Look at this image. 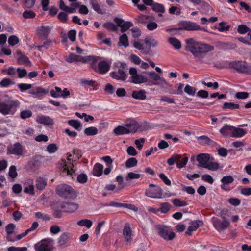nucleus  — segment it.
Returning a JSON list of instances; mask_svg holds the SVG:
<instances>
[{
	"label": "nucleus",
	"mask_w": 251,
	"mask_h": 251,
	"mask_svg": "<svg viewBox=\"0 0 251 251\" xmlns=\"http://www.w3.org/2000/svg\"><path fill=\"white\" fill-rule=\"evenodd\" d=\"M185 43V50L190 52L199 60L203 58L205 53L214 50L213 46L198 42L194 38L186 39Z\"/></svg>",
	"instance_id": "nucleus-1"
},
{
	"label": "nucleus",
	"mask_w": 251,
	"mask_h": 251,
	"mask_svg": "<svg viewBox=\"0 0 251 251\" xmlns=\"http://www.w3.org/2000/svg\"><path fill=\"white\" fill-rule=\"evenodd\" d=\"M19 106L18 100H13L6 95H0V113L3 115H13Z\"/></svg>",
	"instance_id": "nucleus-2"
},
{
	"label": "nucleus",
	"mask_w": 251,
	"mask_h": 251,
	"mask_svg": "<svg viewBox=\"0 0 251 251\" xmlns=\"http://www.w3.org/2000/svg\"><path fill=\"white\" fill-rule=\"evenodd\" d=\"M57 193L61 197L73 198L75 196V192L70 186L67 184H61L56 188Z\"/></svg>",
	"instance_id": "nucleus-3"
},
{
	"label": "nucleus",
	"mask_w": 251,
	"mask_h": 251,
	"mask_svg": "<svg viewBox=\"0 0 251 251\" xmlns=\"http://www.w3.org/2000/svg\"><path fill=\"white\" fill-rule=\"evenodd\" d=\"M229 66L239 72L251 74V66L246 62L241 61H233L229 64Z\"/></svg>",
	"instance_id": "nucleus-4"
},
{
	"label": "nucleus",
	"mask_w": 251,
	"mask_h": 251,
	"mask_svg": "<svg viewBox=\"0 0 251 251\" xmlns=\"http://www.w3.org/2000/svg\"><path fill=\"white\" fill-rule=\"evenodd\" d=\"M158 230L159 235L165 240L171 241L175 237V233L169 226H159Z\"/></svg>",
	"instance_id": "nucleus-5"
},
{
	"label": "nucleus",
	"mask_w": 251,
	"mask_h": 251,
	"mask_svg": "<svg viewBox=\"0 0 251 251\" xmlns=\"http://www.w3.org/2000/svg\"><path fill=\"white\" fill-rule=\"evenodd\" d=\"M179 29L180 30H185L187 31L203 30L206 31V30L201 28L196 23L190 21H184L181 22L179 24Z\"/></svg>",
	"instance_id": "nucleus-6"
},
{
	"label": "nucleus",
	"mask_w": 251,
	"mask_h": 251,
	"mask_svg": "<svg viewBox=\"0 0 251 251\" xmlns=\"http://www.w3.org/2000/svg\"><path fill=\"white\" fill-rule=\"evenodd\" d=\"M211 221L214 227L219 232L227 228L230 226V223L227 220H224L221 222L219 219L214 217L211 218Z\"/></svg>",
	"instance_id": "nucleus-7"
},
{
	"label": "nucleus",
	"mask_w": 251,
	"mask_h": 251,
	"mask_svg": "<svg viewBox=\"0 0 251 251\" xmlns=\"http://www.w3.org/2000/svg\"><path fill=\"white\" fill-rule=\"evenodd\" d=\"M62 164L61 168V172L63 176H72L74 173L73 169L74 164L71 162V159H68V161L66 162L65 160H62Z\"/></svg>",
	"instance_id": "nucleus-8"
},
{
	"label": "nucleus",
	"mask_w": 251,
	"mask_h": 251,
	"mask_svg": "<svg viewBox=\"0 0 251 251\" xmlns=\"http://www.w3.org/2000/svg\"><path fill=\"white\" fill-rule=\"evenodd\" d=\"M23 147L19 142L14 143L13 145L8 146L7 149V154L21 156L23 154Z\"/></svg>",
	"instance_id": "nucleus-9"
},
{
	"label": "nucleus",
	"mask_w": 251,
	"mask_h": 251,
	"mask_svg": "<svg viewBox=\"0 0 251 251\" xmlns=\"http://www.w3.org/2000/svg\"><path fill=\"white\" fill-rule=\"evenodd\" d=\"M124 125L129 131V134L136 132L139 128L138 123L133 119H128L126 120Z\"/></svg>",
	"instance_id": "nucleus-10"
},
{
	"label": "nucleus",
	"mask_w": 251,
	"mask_h": 251,
	"mask_svg": "<svg viewBox=\"0 0 251 251\" xmlns=\"http://www.w3.org/2000/svg\"><path fill=\"white\" fill-rule=\"evenodd\" d=\"M36 251H52L50 241L49 239L43 240L35 246Z\"/></svg>",
	"instance_id": "nucleus-11"
},
{
	"label": "nucleus",
	"mask_w": 251,
	"mask_h": 251,
	"mask_svg": "<svg viewBox=\"0 0 251 251\" xmlns=\"http://www.w3.org/2000/svg\"><path fill=\"white\" fill-rule=\"evenodd\" d=\"M117 26L121 27V32L124 33L133 26L132 22L129 21L125 22L122 19L116 17L114 19Z\"/></svg>",
	"instance_id": "nucleus-12"
},
{
	"label": "nucleus",
	"mask_w": 251,
	"mask_h": 251,
	"mask_svg": "<svg viewBox=\"0 0 251 251\" xmlns=\"http://www.w3.org/2000/svg\"><path fill=\"white\" fill-rule=\"evenodd\" d=\"M52 28V27L49 26H40L37 28V35L42 39H46Z\"/></svg>",
	"instance_id": "nucleus-13"
},
{
	"label": "nucleus",
	"mask_w": 251,
	"mask_h": 251,
	"mask_svg": "<svg viewBox=\"0 0 251 251\" xmlns=\"http://www.w3.org/2000/svg\"><path fill=\"white\" fill-rule=\"evenodd\" d=\"M212 157H210V155L207 153H201L197 156V160L199 162V166L204 168L210 160H213Z\"/></svg>",
	"instance_id": "nucleus-14"
},
{
	"label": "nucleus",
	"mask_w": 251,
	"mask_h": 251,
	"mask_svg": "<svg viewBox=\"0 0 251 251\" xmlns=\"http://www.w3.org/2000/svg\"><path fill=\"white\" fill-rule=\"evenodd\" d=\"M60 207L64 212L72 213L78 209V205L73 202H63L61 203Z\"/></svg>",
	"instance_id": "nucleus-15"
},
{
	"label": "nucleus",
	"mask_w": 251,
	"mask_h": 251,
	"mask_svg": "<svg viewBox=\"0 0 251 251\" xmlns=\"http://www.w3.org/2000/svg\"><path fill=\"white\" fill-rule=\"evenodd\" d=\"M100 59V57L96 56L89 55L85 57H83V62H87L90 64L91 68L96 70L97 69V63Z\"/></svg>",
	"instance_id": "nucleus-16"
},
{
	"label": "nucleus",
	"mask_w": 251,
	"mask_h": 251,
	"mask_svg": "<svg viewBox=\"0 0 251 251\" xmlns=\"http://www.w3.org/2000/svg\"><path fill=\"white\" fill-rule=\"evenodd\" d=\"M111 62L108 63L106 61H101L99 62L97 69L100 74H105L107 73L110 68Z\"/></svg>",
	"instance_id": "nucleus-17"
},
{
	"label": "nucleus",
	"mask_w": 251,
	"mask_h": 251,
	"mask_svg": "<svg viewBox=\"0 0 251 251\" xmlns=\"http://www.w3.org/2000/svg\"><path fill=\"white\" fill-rule=\"evenodd\" d=\"M110 76L117 80L125 81L127 78V74L125 72V70L118 69L117 72H112L110 73Z\"/></svg>",
	"instance_id": "nucleus-18"
},
{
	"label": "nucleus",
	"mask_w": 251,
	"mask_h": 251,
	"mask_svg": "<svg viewBox=\"0 0 251 251\" xmlns=\"http://www.w3.org/2000/svg\"><path fill=\"white\" fill-rule=\"evenodd\" d=\"M158 86L163 92H170L172 90V87L162 78L158 76Z\"/></svg>",
	"instance_id": "nucleus-19"
},
{
	"label": "nucleus",
	"mask_w": 251,
	"mask_h": 251,
	"mask_svg": "<svg viewBox=\"0 0 251 251\" xmlns=\"http://www.w3.org/2000/svg\"><path fill=\"white\" fill-rule=\"evenodd\" d=\"M203 225V222L200 220H196L190 223L185 233L188 235H191L193 231H196L201 226Z\"/></svg>",
	"instance_id": "nucleus-20"
},
{
	"label": "nucleus",
	"mask_w": 251,
	"mask_h": 251,
	"mask_svg": "<svg viewBox=\"0 0 251 251\" xmlns=\"http://www.w3.org/2000/svg\"><path fill=\"white\" fill-rule=\"evenodd\" d=\"M36 121L38 123L44 125H52L54 124L53 119L48 116L38 115Z\"/></svg>",
	"instance_id": "nucleus-21"
},
{
	"label": "nucleus",
	"mask_w": 251,
	"mask_h": 251,
	"mask_svg": "<svg viewBox=\"0 0 251 251\" xmlns=\"http://www.w3.org/2000/svg\"><path fill=\"white\" fill-rule=\"evenodd\" d=\"M233 129V126L226 124L220 129V132L224 137H232Z\"/></svg>",
	"instance_id": "nucleus-22"
},
{
	"label": "nucleus",
	"mask_w": 251,
	"mask_h": 251,
	"mask_svg": "<svg viewBox=\"0 0 251 251\" xmlns=\"http://www.w3.org/2000/svg\"><path fill=\"white\" fill-rule=\"evenodd\" d=\"M145 195L150 198H157V187L155 184H151L146 190Z\"/></svg>",
	"instance_id": "nucleus-23"
},
{
	"label": "nucleus",
	"mask_w": 251,
	"mask_h": 251,
	"mask_svg": "<svg viewBox=\"0 0 251 251\" xmlns=\"http://www.w3.org/2000/svg\"><path fill=\"white\" fill-rule=\"evenodd\" d=\"M89 2L93 9L98 14L104 15L106 13V10L101 7L97 0H89Z\"/></svg>",
	"instance_id": "nucleus-24"
},
{
	"label": "nucleus",
	"mask_w": 251,
	"mask_h": 251,
	"mask_svg": "<svg viewBox=\"0 0 251 251\" xmlns=\"http://www.w3.org/2000/svg\"><path fill=\"white\" fill-rule=\"evenodd\" d=\"M123 234L124 236L125 242H129L132 240L131 238V230L130 228L129 224L127 223L124 225Z\"/></svg>",
	"instance_id": "nucleus-25"
},
{
	"label": "nucleus",
	"mask_w": 251,
	"mask_h": 251,
	"mask_svg": "<svg viewBox=\"0 0 251 251\" xmlns=\"http://www.w3.org/2000/svg\"><path fill=\"white\" fill-rule=\"evenodd\" d=\"M17 54L19 55L17 59V62L19 65L27 64L29 66L31 65V62L28 57L23 55L21 51H17Z\"/></svg>",
	"instance_id": "nucleus-26"
},
{
	"label": "nucleus",
	"mask_w": 251,
	"mask_h": 251,
	"mask_svg": "<svg viewBox=\"0 0 251 251\" xmlns=\"http://www.w3.org/2000/svg\"><path fill=\"white\" fill-rule=\"evenodd\" d=\"M40 161L35 157L28 162L27 168L32 171H35L40 166Z\"/></svg>",
	"instance_id": "nucleus-27"
},
{
	"label": "nucleus",
	"mask_w": 251,
	"mask_h": 251,
	"mask_svg": "<svg viewBox=\"0 0 251 251\" xmlns=\"http://www.w3.org/2000/svg\"><path fill=\"white\" fill-rule=\"evenodd\" d=\"M70 234L68 232H64L58 238V243L60 246H65L69 241Z\"/></svg>",
	"instance_id": "nucleus-28"
},
{
	"label": "nucleus",
	"mask_w": 251,
	"mask_h": 251,
	"mask_svg": "<svg viewBox=\"0 0 251 251\" xmlns=\"http://www.w3.org/2000/svg\"><path fill=\"white\" fill-rule=\"evenodd\" d=\"M232 137L241 138L245 135L247 131L246 129L233 126Z\"/></svg>",
	"instance_id": "nucleus-29"
},
{
	"label": "nucleus",
	"mask_w": 251,
	"mask_h": 251,
	"mask_svg": "<svg viewBox=\"0 0 251 251\" xmlns=\"http://www.w3.org/2000/svg\"><path fill=\"white\" fill-rule=\"evenodd\" d=\"M113 132L116 136L129 134V131L125 126L120 125L118 126L113 129Z\"/></svg>",
	"instance_id": "nucleus-30"
},
{
	"label": "nucleus",
	"mask_w": 251,
	"mask_h": 251,
	"mask_svg": "<svg viewBox=\"0 0 251 251\" xmlns=\"http://www.w3.org/2000/svg\"><path fill=\"white\" fill-rule=\"evenodd\" d=\"M47 183V179L43 177H40L35 180L36 187L39 191H42L45 189Z\"/></svg>",
	"instance_id": "nucleus-31"
},
{
	"label": "nucleus",
	"mask_w": 251,
	"mask_h": 251,
	"mask_svg": "<svg viewBox=\"0 0 251 251\" xmlns=\"http://www.w3.org/2000/svg\"><path fill=\"white\" fill-rule=\"evenodd\" d=\"M83 57L76 55L74 53H71L65 58V60L69 63H73L74 62H83Z\"/></svg>",
	"instance_id": "nucleus-32"
},
{
	"label": "nucleus",
	"mask_w": 251,
	"mask_h": 251,
	"mask_svg": "<svg viewBox=\"0 0 251 251\" xmlns=\"http://www.w3.org/2000/svg\"><path fill=\"white\" fill-rule=\"evenodd\" d=\"M132 98L137 100H145L146 98V91L144 90L133 91L131 95Z\"/></svg>",
	"instance_id": "nucleus-33"
},
{
	"label": "nucleus",
	"mask_w": 251,
	"mask_h": 251,
	"mask_svg": "<svg viewBox=\"0 0 251 251\" xmlns=\"http://www.w3.org/2000/svg\"><path fill=\"white\" fill-rule=\"evenodd\" d=\"M103 168L102 164L99 163L95 164L93 170L94 176L98 177L101 176L102 174Z\"/></svg>",
	"instance_id": "nucleus-34"
},
{
	"label": "nucleus",
	"mask_w": 251,
	"mask_h": 251,
	"mask_svg": "<svg viewBox=\"0 0 251 251\" xmlns=\"http://www.w3.org/2000/svg\"><path fill=\"white\" fill-rule=\"evenodd\" d=\"M131 82L134 84H141L147 81V78L146 77L139 75L131 76Z\"/></svg>",
	"instance_id": "nucleus-35"
},
{
	"label": "nucleus",
	"mask_w": 251,
	"mask_h": 251,
	"mask_svg": "<svg viewBox=\"0 0 251 251\" xmlns=\"http://www.w3.org/2000/svg\"><path fill=\"white\" fill-rule=\"evenodd\" d=\"M68 124L78 131H80L82 127V124L76 120H70L68 121Z\"/></svg>",
	"instance_id": "nucleus-36"
},
{
	"label": "nucleus",
	"mask_w": 251,
	"mask_h": 251,
	"mask_svg": "<svg viewBox=\"0 0 251 251\" xmlns=\"http://www.w3.org/2000/svg\"><path fill=\"white\" fill-rule=\"evenodd\" d=\"M168 42L176 50L180 49L181 47L180 41L176 38H169Z\"/></svg>",
	"instance_id": "nucleus-37"
},
{
	"label": "nucleus",
	"mask_w": 251,
	"mask_h": 251,
	"mask_svg": "<svg viewBox=\"0 0 251 251\" xmlns=\"http://www.w3.org/2000/svg\"><path fill=\"white\" fill-rule=\"evenodd\" d=\"M103 26L108 31L115 32L117 30V25L112 22H107L103 24Z\"/></svg>",
	"instance_id": "nucleus-38"
},
{
	"label": "nucleus",
	"mask_w": 251,
	"mask_h": 251,
	"mask_svg": "<svg viewBox=\"0 0 251 251\" xmlns=\"http://www.w3.org/2000/svg\"><path fill=\"white\" fill-rule=\"evenodd\" d=\"M239 105L232 102H225L223 106V108L225 110H235L239 108Z\"/></svg>",
	"instance_id": "nucleus-39"
},
{
	"label": "nucleus",
	"mask_w": 251,
	"mask_h": 251,
	"mask_svg": "<svg viewBox=\"0 0 251 251\" xmlns=\"http://www.w3.org/2000/svg\"><path fill=\"white\" fill-rule=\"evenodd\" d=\"M119 45L127 47L129 45L128 39L126 34H122L119 38Z\"/></svg>",
	"instance_id": "nucleus-40"
},
{
	"label": "nucleus",
	"mask_w": 251,
	"mask_h": 251,
	"mask_svg": "<svg viewBox=\"0 0 251 251\" xmlns=\"http://www.w3.org/2000/svg\"><path fill=\"white\" fill-rule=\"evenodd\" d=\"M204 168L208 169L209 170L215 171L218 170L220 168L219 164L215 162H208L207 164L205 166Z\"/></svg>",
	"instance_id": "nucleus-41"
},
{
	"label": "nucleus",
	"mask_w": 251,
	"mask_h": 251,
	"mask_svg": "<svg viewBox=\"0 0 251 251\" xmlns=\"http://www.w3.org/2000/svg\"><path fill=\"white\" fill-rule=\"evenodd\" d=\"M171 205L168 202L161 203L159 204L158 211L162 213H166L170 209Z\"/></svg>",
	"instance_id": "nucleus-42"
},
{
	"label": "nucleus",
	"mask_w": 251,
	"mask_h": 251,
	"mask_svg": "<svg viewBox=\"0 0 251 251\" xmlns=\"http://www.w3.org/2000/svg\"><path fill=\"white\" fill-rule=\"evenodd\" d=\"M217 29L221 32L228 31L230 28V26L227 25L226 22L224 21L219 23Z\"/></svg>",
	"instance_id": "nucleus-43"
},
{
	"label": "nucleus",
	"mask_w": 251,
	"mask_h": 251,
	"mask_svg": "<svg viewBox=\"0 0 251 251\" xmlns=\"http://www.w3.org/2000/svg\"><path fill=\"white\" fill-rule=\"evenodd\" d=\"M24 192L30 195H34L35 194V188L33 183L25 186L24 188Z\"/></svg>",
	"instance_id": "nucleus-44"
},
{
	"label": "nucleus",
	"mask_w": 251,
	"mask_h": 251,
	"mask_svg": "<svg viewBox=\"0 0 251 251\" xmlns=\"http://www.w3.org/2000/svg\"><path fill=\"white\" fill-rule=\"evenodd\" d=\"M62 91V90L60 87L55 86L54 89L50 90V95L53 98L61 97Z\"/></svg>",
	"instance_id": "nucleus-45"
},
{
	"label": "nucleus",
	"mask_w": 251,
	"mask_h": 251,
	"mask_svg": "<svg viewBox=\"0 0 251 251\" xmlns=\"http://www.w3.org/2000/svg\"><path fill=\"white\" fill-rule=\"evenodd\" d=\"M77 225L80 226H84L87 228H90L93 224L92 221L88 219H83L77 222Z\"/></svg>",
	"instance_id": "nucleus-46"
},
{
	"label": "nucleus",
	"mask_w": 251,
	"mask_h": 251,
	"mask_svg": "<svg viewBox=\"0 0 251 251\" xmlns=\"http://www.w3.org/2000/svg\"><path fill=\"white\" fill-rule=\"evenodd\" d=\"M84 133L87 136L95 135L98 133V129L94 126L89 127L85 129Z\"/></svg>",
	"instance_id": "nucleus-47"
},
{
	"label": "nucleus",
	"mask_w": 251,
	"mask_h": 251,
	"mask_svg": "<svg viewBox=\"0 0 251 251\" xmlns=\"http://www.w3.org/2000/svg\"><path fill=\"white\" fill-rule=\"evenodd\" d=\"M196 88L194 87L191 86L188 84L186 85L184 88V92L189 95L194 96L196 92Z\"/></svg>",
	"instance_id": "nucleus-48"
},
{
	"label": "nucleus",
	"mask_w": 251,
	"mask_h": 251,
	"mask_svg": "<svg viewBox=\"0 0 251 251\" xmlns=\"http://www.w3.org/2000/svg\"><path fill=\"white\" fill-rule=\"evenodd\" d=\"M32 112L30 110H22L20 113V118L23 120H25L32 117Z\"/></svg>",
	"instance_id": "nucleus-49"
},
{
	"label": "nucleus",
	"mask_w": 251,
	"mask_h": 251,
	"mask_svg": "<svg viewBox=\"0 0 251 251\" xmlns=\"http://www.w3.org/2000/svg\"><path fill=\"white\" fill-rule=\"evenodd\" d=\"M172 202L175 206L183 207L188 205L187 202L183 200L179 199H175L173 200Z\"/></svg>",
	"instance_id": "nucleus-50"
},
{
	"label": "nucleus",
	"mask_w": 251,
	"mask_h": 251,
	"mask_svg": "<svg viewBox=\"0 0 251 251\" xmlns=\"http://www.w3.org/2000/svg\"><path fill=\"white\" fill-rule=\"evenodd\" d=\"M221 48L224 50L234 49L237 48L235 44L232 43H222L220 44Z\"/></svg>",
	"instance_id": "nucleus-51"
},
{
	"label": "nucleus",
	"mask_w": 251,
	"mask_h": 251,
	"mask_svg": "<svg viewBox=\"0 0 251 251\" xmlns=\"http://www.w3.org/2000/svg\"><path fill=\"white\" fill-rule=\"evenodd\" d=\"M137 164V160L135 158L131 157L126 162V166L127 168L135 167Z\"/></svg>",
	"instance_id": "nucleus-52"
},
{
	"label": "nucleus",
	"mask_w": 251,
	"mask_h": 251,
	"mask_svg": "<svg viewBox=\"0 0 251 251\" xmlns=\"http://www.w3.org/2000/svg\"><path fill=\"white\" fill-rule=\"evenodd\" d=\"M14 83L12 81V80L8 78H4L0 82V86L2 87L7 88L9 86L13 85Z\"/></svg>",
	"instance_id": "nucleus-53"
},
{
	"label": "nucleus",
	"mask_w": 251,
	"mask_h": 251,
	"mask_svg": "<svg viewBox=\"0 0 251 251\" xmlns=\"http://www.w3.org/2000/svg\"><path fill=\"white\" fill-rule=\"evenodd\" d=\"M23 17L25 19H32L36 16V13L33 11L25 10L23 13Z\"/></svg>",
	"instance_id": "nucleus-54"
},
{
	"label": "nucleus",
	"mask_w": 251,
	"mask_h": 251,
	"mask_svg": "<svg viewBox=\"0 0 251 251\" xmlns=\"http://www.w3.org/2000/svg\"><path fill=\"white\" fill-rule=\"evenodd\" d=\"M145 43L149 47H154L156 45V41L152 37H147L145 39Z\"/></svg>",
	"instance_id": "nucleus-55"
},
{
	"label": "nucleus",
	"mask_w": 251,
	"mask_h": 251,
	"mask_svg": "<svg viewBox=\"0 0 251 251\" xmlns=\"http://www.w3.org/2000/svg\"><path fill=\"white\" fill-rule=\"evenodd\" d=\"M198 140L202 144H209L212 142L209 137L204 135L199 137Z\"/></svg>",
	"instance_id": "nucleus-56"
},
{
	"label": "nucleus",
	"mask_w": 251,
	"mask_h": 251,
	"mask_svg": "<svg viewBox=\"0 0 251 251\" xmlns=\"http://www.w3.org/2000/svg\"><path fill=\"white\" fill-rule=\"evenodd\" d=\"M8 42L10 46H13L19 43V39L16 36L12 35L9 37Z\"/></svg>",
	"instance_id": "nucleus-57"
},
{
	"label": "nucleus",
	"mask_w": 251,
	"mask_h": 251,
	"mask_svg": "<svg viewBox=\"0 0 251 251\" xmlns=\"http://www.w3.org/2000/svg\"><path fill=\"white\" fill-rule=\"evenodd\" d=\"M250 31V29L244 25H240L238 26L237 31L239 33L244 34Z\"/></svg>",
	"instance_id": "nucleus-58"
},
{
	"label": "nucleus",
	"mask_w": 251,
	"mask_h": 251,
	"mask_svg": "<svg viewBox=\"0 0 251 251\" xmlns=\"http://www.w3.org/2000/svg\"><path fill=\"white\" fill-rule=\"evenodd\" d=\"M57 147L55 144H50L47 147V151L50 153H53L57 150Z\"/></svg>",
	"instance_id": "nucleus-59"
},
{
	"label": "nucleus",
	"mask_w": 251,
	"mask_h": 251,
	"mask_svg": "<svg viewBox=\"0 0 251 251\" xmlns=\"http://www.w3.org/2000/svg\"><path fill=\"white\" fill-rule=\"evenodd\" d=\"M222 183L227 184L232 183L234 181V178L231 176H224L221 180Z\"/></svg>",
	"instance_id": "nucleus-60"
},
{
	"label": "nucleus",
	"mask_w": 251,
	"mask_h": 251,
	"mask_svg": "<svg viewBox=\"0 0 251 251\" xmlns=\"http://www.w3.org/2000/svg\"><path fill=\"white\" fill-rule=\"evenodd\" d=\"M18 87L21 92H24L30 89L32 87V85L30 84L20 83L18 84Z\"/></svg>",
	"instance_id": "nucleus-61"
},
{
	"label": "nucleus",
	"mask_w": 251,
	"mask_h": 251,
	"mask_svg": "<svg viewBox=\"0 0 251 251\" xmlns=\"http://www.w3.org/2000/svg\"><path fill=\"white\" fill-rule=\"evenodd\" d=\"M159 177L161 180L167 186L171 185V182L167 176L163 173H161L159 175Z\"/></svg>",
	"instance_id": "nucleus-62"
},
{
	"label": "nucleus",
	"mask_w": 251,
	"mask_h": 251,
	"mask_svg": "<svg viewBox=\"0 0 251 251\" xmlns=\"http://www.w3.org/2000/svg\"><path fill=\"white\" fill-rule=\"evenodd\" d=\"M227 201L231 205L234 206H238L241 203V200L236 198H230L227 200Z\"/></svg>",
	"instance_id": "nucleus-63"
},
{
	"label": "nucleus",
	"mask_w": 251,
	"mask_h": 251,
	"mask_svg": "<svg viewBox=\"0 0 251 251\" xmlns=\"http://www.w3.org/2000/svg\"><path fill=\"white\" fill-rule=\"evenodd\" d=\"M27 248L25 247H19L10 246L7 249V251H26Z\"/></svg>",
	"instance_id": "nucleus-64"
}]
</instances>
